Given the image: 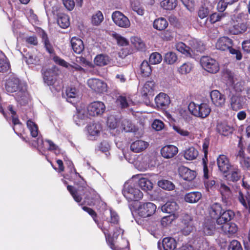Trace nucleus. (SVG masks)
Instances as JSON below:
<instances>
[{"label":"nucleus","instance_id":"obj_1","mask_svg":"<svg viewBox=\"0 0 250 250\" xmlns=\"http://www.w3.org/2000/svg\"><path fill=\"white\" fill-rule=\"evenodd\" d=\"M105 110L104 104L100 101L90 103L87 107V110L80 107L77 108V112L73 116V120L79 126L84 124L85 120L88 116L97 117L102 115Z\"/></svg>","mask_w":250,"mask_h":250},{"label":"nucleus","instance_id":"obj_2","mask_svg":"<svg viewBox=\"0 0 250 250\" xmlns=\"http://www.w3.org/2000/svg\"><path fill=\"white\" fill-rule=\"evenodd\" d=\"M42 40L44 43V46L47 52L51 55L53 60L54 62L61 66L64 67L71 71H83V67L77 63H73V64H70L65 61L64 60L60 58L54 54V49L52 44L50 43L46 34L45 33H43L42 34Z\"/></svg>","mask_w":250,"mask_h":250},{"label":"nucleus","instance_id":"obj_3","mask_svg":"<svg viewBox=\"0 0 250 250\" xmlns=\"http://www.w3.org/2000/svg\"><path fill=\"white\" fill-rule=\"evenodd\" d=\"M243 89L240 84L236 83L234 86L235 92H231L232 95L230 97V104L233 110H238L243 107L246 99L239 93Z\"/></svg>","mask_w":250,"mask_h":250},{"label":"nucleus","instance_id":"obj_4","mask_svg":"<svg viewBox=\"0 0 250 250\" xmlns=\"http://www.w3.org/2000/svg\"><path fill=\"white\" fill-rule=\"evenodd\" d=\"M188 109L192 115L201 118L207 117L211 111L210 107L206 103L197 104L194 102H191L188 105Z\"/></svg>","mask_w":250,"mask_h":250},{"label":"nucleus","instance_id":"obj_5","mask_svg":"<svg viewBox=\"0 0 250 250\" xmlns=\"http://www.w3.org/2000/svg\"><path fill=\"white\" fill-rule=\"evenodd\" d=\"M123 193L129 201H138L143 197V193L138 188H135L133 184L125 183L124 185Z\"/></svg>","mask_w":250,"mask_h":250},{"label":"nucleus","instance_id":"obj_6","mask_svg":"<svg viewBox=\"0 0 250 250\" xmlns=\"http://www.w3.org/2000/svg\"><path fill=\"white\" fill-rule=\"evenodd\" d=\"M110 129H115L119 128L125 132L132 131L133 129V125L131 122L127 119H123L122 120L120 124V116H115L112 115L110 116Z\"/></svg>","mask_w":250,"mask_h":250},{"label":"nucleus","instance_id":"obj_7","mask_svg":"<svg viewBox=\"0 0 250 250\" xmlns=\"http://www.w3.org/2000/svg\"><path fill=\"white\" fill-rule=\"evenodd\" d=\"M200 63L204 69L210 73H216L219 70V65L216 61L208 56H203Z\"/></svg>","mask_w":250,"mask_h":250},{"label":"nucleus","instance_id":"obj_8","mask_svg":"<svg viewBox=\"0 0 250 250\" xmlns=\"http://www.w3.org/2000/svg\"><path fill=\"white\" fill-rule=\"evenodd\" d=\"M156 206L151 202H141L137 211L139 216L146 218L153 215L156 211Z\"/></svg>","mask_w":250,"mask_h":250},{"label":"nucleus","instance_id":"obj_9","mask_svg":"<svg viewBox=\"0 0 250 250\" xmlns=\"http://www.w3.org/2000/svg\"><path fill=\"white\" fill-rule=\"evenodd\" d=\"M87 84L91 90L97 93H104L107 88V84L104 81L97 78L88 79Z\"/></svg>","mask_w":250,"mask_h":250},{"label":"nucleus","instance_id":"obj_10","mask_svg":"<svg viewBox=\"0 0 250 250\" xmlns=\"http://www.w3.org/2000/svg\"><path fill=\"white\" fill-rule=\"evenodd\" d=\"M22 84L25 83L21 81L17 77L11 76L6 80L5 83L6 91L9 94L12 93L16 94L21 89Z\"/></svg>","mask_w":250,"mask_h":250},{"label":"nucleus","instance_id":"obj_11","mask_svg":"<svg viewBox=\"0 0 250 250\" xmlns=\"http://www.w3.org/2000/svg\"><path fill=\"white\" fill-rule=\"evenodd\" d=\"M112 19L115 24L120 27L127 28L130 26L128 18L120 11L114 12L112 14Z\"/></svg>","mask_w":250,"mask_h":250},{"label":"nucleus","instance_id":"obj_12","mask_svg":"<svg viewBox=\"0 0 250 250\" xmlns=\"http://www.w3.org/2000/svg\"><path fill=\"white\" fill-rule=\"evenodd\" d=\"M106 129H103L101 125L99 123H92L89 124L87 126V131L88 133V136L90 139H95L99 134L100 131H106L104 134L108 133L109 132L108 130V126L107 125Z\"/></svg>","mask_w":250,"mask_h":250},{"label":"nucleus","instance_id":"obj_13","mask_svg":"<svg viewBox=\"0 0 250 250\" xmlns=\"http://www.w3.org/2000/svg\"><path fill=\"white\" fill-rule=\"evenodd\" d=\"M15 99L21 105L26 104L30 100V96L27 90L26 84H22L21 89L15 94Z\"/></svg>","mask_w":250,"mask_h":250},{"label":"nucleus","instance_id":"obj_14","mask_svg":"<svg viewBox=\"0 0 250 250\" xmlns=\"http://www.w3.org/2000/svg\"><path fill=\"white\" fill-rule=\"evenodd\" d=\"M239 150L237 154V157L239 159L241 167L245 169L250 168V158L246 156L243 150L241 139H240L238 144Z\"/></svg>","mask_w":250,"mask_h":250},{"label":"nucleus","instance_id":"obj_15","mask_svg":"<svg viewBox=\"0 0 250 250\" xmlns=\"http://www.w3.org/2000/svg\"><path fill=\"white\" fill-rule=\"evenodd\" d=\"M218 168L223 173L226 174L232 166L229 162L228 158L225 155H220L217 159Z\"/></svg>","mask_w":250,"mask_h":250},{"label":"nucleus","instance_id":"obj_16","mask_svg":"<svg viewBox=\"0 0 250 250\" xmlns=\"http://www.w3.org/2000/svg\"><path fill=\"white\" fill-rule=\"evenodd\" d=\"M210 96L212 103L216 106L222 107L225 103V97L218 90H214L210 92Z\"/></svg>","mask_w":250,"mask_h":250},{"label":"nucleus","instance_id":"obj_17","mask_svg":"<svg viewBox=\"0 0 250 250\" xmlns=\"http://www.w3.org/2000/svg\"><path fill=\"white\" fill-rule=\"evenodd\" d=\"M55 67L42 70L43 78L44 82L48 85H53L55 81Z\"/></svg>","mask_w":250,"mask_h":250},{"label":"nucleus","instance_id":"obj_18","mask_svg":"<svg viewBox=\"0 0 250 250\" xmlns=\"http://www.w3.org/2000/svg\"><path fill=\"white\" fill-rule=\"evenodd\" d=\"M179 173L180 177L184 180L188 181L193 180L196 176V173L195 171L191 170L184 166H182L179 167Z\"/></svg>","mask_w":250,"mask_h":250},{"label":"nucleus","instance_id":"obj_19","mask_svg":"<svg viewBox=\"0 0 250 250\" xmlns=\"http://www.w3.org/2000/svg\"><path fill=\"white\" fill-rule=\"evenodd\" d=\"M178 148L173 145H167L164 146L161 150L162 156L167 159L173 157L178 153Z\"/></svg>","mask_w":250,"mask_h":250},{"label":"nucleus","instance_id":"obj_20","mask_svg":"<svg viewBox=\"0 0 250 250\" xmlns=\"http://www.w3.org/2000/svg\"><path fill=\"white\" fill-rule=\"evenodd\" d=\"M232 45V40L227 37H223L218 39L215 46L216 48L220 50L225 51L229 48Z\"/></svg>","mask_w":250,"mask_h":250},{"label":"nucleus","instance_id":"obj_21","mask_svg":"<svg viewBox=\"0 0 250 250\" xmlns=\"http://www.w3.org/2000/svg\"><path fill=\"white\" fill-rule=\"evenodd\" d=\"M235 216L234 212L230 209L223 210L221 214L216 220L218 225H222L227 223L233 218Z\"/></svg>","mask_w":250,"mask_h":250},{"label":"nucleus","instance_id":"obj_22","mask_svg":"<svg viewBox=\"0 0 250 250\" xmlns=\"http://www.w3.org/2000/svg\"><path fill=\"white\" fill-rule=\"evenodd\" d=\"M148 143L138 140L132 142L130 145V150L135 153H139L145 150L148 146Z\"/></svg>","mask_w":250,"mask_h":250},{"label":"nucleus","instance_id":"obj_23","mask_svg":"<svg viewBox=\"0 0 250 250\" xmlns=\"http://www.w3.org/2000/svg\"><path fill=\"white\" fill-rule=\"evenodd\" d=\"M41 57V53L36 50L27 53L25 58L28 64H37L40 62Z\"/></svg>","mask_w":250,"mask_h":250},{"label":"nucleus","instance_id":"obj_24","mask_svg":"<svg viewBox=\"0 0 250 250\" xmlns=\"http://www.w3.org/2000/svg\"><path fill=\"white\" fill-rule=\"evenodd\" d=\"M226 174L225 176L228 179L233 182L238 181L241 177L240 170L237 166L234 165L230 167Z\"/></svg>","mask_w":250,"mask_h":250},{"label":"nucleus","instance_id":"obj_25","mask_svg":"<svg viewBox=\"0 0 250 250\" xmlns=\"http://www.w3.org/2000/svg\"><path fill=\"white\" fill-rule=\"evenodd\" d=\"M176 247V241L171 237L165 238L163 240L162 247L159 246L160 250H174Z\"/></svg>","mask_w":250,"mask_h":250},{"label":"nucleus","instance_id":"obj_26","mask_svg":"<svg viewBox=\"0 0 250 250\" xmlns=\"http://www.w3.org/2000/svg\"><path fill=\"white\" fill-rule=\"evenodd\" d=\"M239 20L236 21L233 26L230 28V32L233 35H238L245 32L247 29V26L244 22H239Z\"/></svg>","mask_w":250,"mask_h":250},{"label":"nucleus","instance_id":"obj_27","mask_svg":"<svg viewBox=\"0 0 250 250\" xmlns=\"http://www.w3.org/2000/svg\"><path fill=\"white\" fill-rule=\"evenodd\" d=\"M155 103L158 107H163L170 103L169 97L166 94L161 93L155 98Z\"/></svg>","mask_w":250,"mask_h":250},{"label":"nucleus","instance_id":"obj_28","mask_svg":"<svg viewBox=\"0 0 250 250\" xmlns=\"http://www.w3.org/2000/svg\"><path fill=\"white\" fill-rule=\"evenodd\" d=\"M71 44L73 51L77 54H80L84 49V45L82 40L77 37H73Z\"/></svg>","mask_w":250,"mask_h":250},{"label":"nucleus","instance_id":"obj_29","mask_svg":"<svg viewBox=\"0 0 250 250\" xmlns=\"http://www.w3.org/2000/svg\"><path fill=\"white\" fill-rule=\"evenodd\" d=\"M223 210L221 205L219 203H215L210 206L209 212L211 218L217 220Z\"/></svg>","mask_w":250,"mask_h":250},{"label":"nucleus","instance_id":"obj_30","mask_svg":"<svg viewBox=\"0 0 250 250\" xmlns=\"http://www.w3.org/2000/svg\"><path fill=\"white\" fill-rule=\"evenodd\" d=\"M179 208V206L175 202H168L161 207V210L164 212L174 214V212Z\"/></svg>","mask_w":250,"mask_h":250},{"label":"nucleus","instance_id":"obj_31","mask_svg":"<svg viewBox=\"0 0 250 250\" xmlns=\"http://www.w3.org/2000/svg\"><path fill=\"white\" fill-rule=\"evenodd\" d=\"M202 198V194L200 192L194 191L187 193L184 197L185 200L188 203H197Z\"/></svg>","mask_w":250,"mask_h":250},{"label":"nucleus","instance_id":"obj_32","mask_svg":"<svg viewBox=\"0 0 250 250\" xmlns=\"http://www.w3.org/2000/svg\"><path fill=\"white\" fill-rule=\"evenodd\" d=\"M204 177L206 179L204 181L205 185L206 188L208 190L209 188H217L218 185H216V182L214 180H208V169L206 164L204 165Z\"/></svg>","mask_w":250,"mask_h":250},{"label":"nucleus","instance_id":"obj_33","mask_svg":"<svg viewBox=\"0 0 250 250\" xmlns=\"http://www.w3.org/2000/svg\"><path fill=\"white\" fill-rule=\"evenodd\" d=\"M85 202L90 206H96L98 209L103 210L106 208V204L104 202L101 200L99 195H95L93 201H88L85 200Z\"/></svg>","mask_w":250,"mask_h":250},{"label":"nucleus","instance_id":"obj_34","mask_svg":"<svg viewBox=\"0 0 250 250\" xmlns=\"http://www.w3.org/2000/svg\"><path fill=\"white\" fill-rule=\"evenodd\" d=\"M222 231L226 234H233L237 231V227L234 223H224L221 225Z\"/></svg>","mask_w":250,"mask_h":250},{"label":"nucleus","instance_id":"obj_35","mask_svg":"<svg viewBox=\"0 0 250 250\" xmlns=\"http://www.w3.org/2000/svg\"><path fill=\"white\" fill-rule=\"evenodd\" d=\"M57 23L62 28L68 27L70 25L68 16L63 13H59L58 15Z\"/></svg>","mask_w":250,"mask_h":250},{"label":"nucleus","instance_id":"obj_36","mask_svg":"<svg viewBox=\"0 0 250 250\" xmlns=\"http://www.w3.org/2000/svg\"><path fill=\"white\" fill-rule=\"evenodd\" d=\"M216 129L218 132L225 136L228 135L229 133L232 131V129L230 126L228 125L225 122L218 123Z\"/></svg>","mask_w":250,"mask_h":250},{"label":"nucleus","instance_id":"obj_37","mask_svg":"<svg viewBox=\"0 0 250 250\" xmlns=\"http://www.w3.org/2000/svg\"><path fill=\"white\" fill-rule=\"evenodd\" d=\"M154 83L153 81H147L144 84L142 90V94L144 96H151L152 95Z\"/></svg>","mask_w":250,"mask_h":250},{"label":"nucleus","instance_id":"obj_38","mask_svg":"<svg viewBox=\"0 0 250 250\" xmlns=\"http://www.w3.org/2000/svg\"><path fill=\"white\" fill-rule=\"evenodd\" d=\"M238 198L239 202L243 206L247 208L248 204L250 201V195L249 194L247 191L246 190L245 192H243L241 190H239L238 192Z\"/></svg>","mask_w":250,"mask_h":250},{"label":"nucleus","instance_id":"obj_39","mask_svg":"<svg viewBox=\"0 0 250 250\" xmlns=\"http://www.w3.org/2000/svg\"><path fill=\"white\" fill-rule=\"evenodd\" d=\"M26 125L32 137L34 138L37 137L39 134V129L37 125L31 120H27Z\"/></svg>","mask_w":250,"mask_h":250},{"label":"nucleus","instance_id":"obj_40","mask_svg":"<svg viewBox=\"0 0 250 250\" xmlns=\"http://www.w3.org/2000/svg\"><path fill=\"white\" fill-rule=\"evenodd\" d=\"M198 155V151L193 147H190L185 151L184 157L188 160H194Z\"/></svg>","mask_w":250,"mask_h":250},{"label":"nucleus","instance_id":"obj_41","mask_svg":"<svg viewBox=\"0 0 250 250\" xmlns=\"http://www.w3.org/2000/svg\"><path fill=\"white\" fill-rule=\"evenodd\" d=\"M66 100L72 103L75 99H78V93L75 88L69 87L66 90Z\"/></svg>","mask_w":250,"mask_h":250},{"label":"nucleus","instance_id":"obj_42","mask_svg":"<svg viewBox=\"0 0 250 250\" xmlns=\"http://www.w3.org/2000/svg\"><path fill=\"white\" fill-rule=\"evenodd\" d=\"M167 21L165 19L163 18H160L156 19L153 22L154 28L158 30H164L167 27Z\"/></svg>","mask_w":250,"mask_h":250},{"label":"nucleus","instance_id":"obj_43","mask_svg":"<svg viewBox=\"0 0 250 250\" xmlns=\"http://www.w3.org/2000/svg\"><path fill=\"white\" fill-rule=\"evenodd\" d=\"M173 128L175 132L182 137H187L190 140L194 139L193 135L187 130L179 126L174 125Z\"/></svg>","mask_w":250,"mask_h":250},{"label":"nucleus","instance_id":"obj_44","mask_svg":"<svg viewBox=\"0 0 250 250\" xmlns=\"http://www.w3.org/2000/svg\"><path fill=\"white\" fill-rule=\"evenodd\" d=\"M138 184L142 189L144 191L151 190L153 188L151 181L144 178L139 179Z\"/></svg>","mask_w":250,"mask_h":250},{"label":"nucleus","instance_id":"obj_45","mask_svg":"<svg viewBox=\"0 0 250 250\" xmlns=\"http://www.w3.org/2000/svg\"><path fill=\"white\" fill-rule=\"evenodd\" d=\"M141 74L144 77H148L151 73L152 70L150 65L146 61H144L140 66Z\"/></svg>","mask_w":250,"mask_h":250},{"label":"nucleus","instance_id":"obj_46","mask_svg":"<svg viewBox=\"0 0 250 250\" xmlns=\"http://www.w3.org/2000/svg\"><path fill=\"white\" fill-rule=\"evenodd\" d=\"M177 5V0H164L161 2V6L164 9L171 10Z\"/></svg>","mask_w":250,"mask_h":250},{"label":"nucleus","instance_id":"obj_47","mask_svg":"<svg viewBox=\"0 0 250 250\" xmlns=\"http://www.w3.org/2000/svg\"><path fill=\"white\" fill-rule=\"evenodd\" d=\"M108 57L103 54L98 55L94 59V63L98 66L105 65L108 63Z\"/></svg>","mask_w":250,"mask_h":250},{"label":"nucleus","instance_id":"obj_48","mask_svg":"<svg viewBox=\"0 0 250 250\" xmlns=\"http://www.w3.org/2000/svg\"><path fill=\"white\" fill-rule=\"evenodd\" d=\"M178 57L176 53L173 52L167 53L164 57V61L168 64H173L177 62Z\"/></svg>","mask_w":250,"mask_h":250},{"label":"nucleus","instance_id":"obj_49","mask_svg":"<svg viewBox=\"0 0 250 250\" xmlns=\"http://www.w3.org/2000/svg\"><path fill=\"white\" fill-rule=\"evenodd\" d=\"M131 42L134 47L138 50H142L145 49V43L140 38L137 37H131Z\"/></svg>","mask_w":250,"mask_h":250},{"label":"nucleus","instance_id":"obj_50","mask_svg":"<svg viewBox=\"0 0 250 250\" xmlns=\"http://www.w3.org/2000/svg\"><path fill=\"white\" fill-rule=\"evenodd\" d=\"M158 185L159 187L167 190L174 189V185L171 182L167 180H161L158 182Z\"/></svg>","mask_w":250,"mask_h":250},{"label":"nucleus","instance_id":"obj_51","mask_svg":"<svg viewBox=\"0 0 250 250\" xmlns=\"http://www.w3.org/2000/svg\"><path fill=\"white\" fill-rule=\"evenodd\" d=\"M193 66L191 63L187 62L181 65L178 69V71L181 74L189 73L192 69Z\"/></svg>","mask_w":250,"mask_h":250},{"label":"nucleus","instance_id":"obj_52","mask_svg":"<svg viewBox=\"0 0 250 250\" xmlns=\"http://www.w3.org/2000/svg\"><path fill=\"white\" fill-rule=\"evenodd\" d=\"M175 47L179 52L183 54H186V55H191L190 51L191 49L186 45V44L182 42H179L176 43Z\"/></svg>","mask_w":250,"mask_h":250},{"label":"nucleus","instance_id":"obj_53","mask_svg":"<svg viewBox=\"0 0 250 250\" xmlns=\"http://www.w3.org/2000/svg\"><path fill=\"white\" fill-rule=\"evenodd\" d=\"M215 230L214 224L211 222H207L203 227V232L207 235H211L213 234Z\"/></svg>","mask_w":250,"mask_h":250},{"label":"nucleus","instance_id":"obj_54","mask_svg":"<svg viewBox=\"0 0 250 250\" xmlns=\"http://www.w3.org/2000/svg\"><path fill=\"white\" fill-rule=\"evenodd\" d=\"M104 16L101 11H98L93 14L91 18L92 24L94 25H99L103 21Z\"/></svg>","mask_w":250,"mask_h":250},{"label":"nucleus","instance_id":"obj_55","mask_svg":"<svg viewBox=\"0 0 250 250\" xmlns=\"http://www.w3.org/2000/svg\"><path fill=\"white\" fill-rule=\"evenodd\" d=\"M112 36L115 40L117 44L121 46H125L128 43V41L120 34L114 32L112 34Z\"/></svg>","mask_w":250,"mask_h":250},{"label":"nucleus","instance_id":"obj_56","mask_svg":"<svg viewBox=\"0 0 250 250\" xmlns=\"http://www.w3.org/2000/svg\"><path fill=\"white\" fill-rule=\"evenodd\" d=\"M117 102L119 103L122 108H126L133 104V102L124 96H119L117 99Z\"/></svg>","mask_w":250,"mask_h":250},{"label":"nucleus","instance_id":"obj_57","mask_svg":"<svg viewBox=\"0 0 250 250\" xmlns=\"http://www.w3.org/2000/svg\"><path fill=\"white\" fill-rule=\"evenodd\" d=\"M162 60V56L158 52L152 53L149 57V62L153 64L159 63Z\"/></svg>","mask_w":250,"mask_h":250},{"label":"nucleus","instance_id":"obj_58","mask_svg":"<svg viewBox=\"0 0 250 250\" xmlns=\"http://www.w3.org/2000/svg\"><path fill=\"white\" fill-rule=\"evenodd\" d=\"M175 219V216L174 214L164 216L161 219V224L163 227H166L170 224Z\"/></svg>","mask_w":250,"mask_h":250},{"label":"nucleus","instance_id":"obj_59","mask_svg":"<svg viewBox=\"0 0 250 250\" xmlns=\"http://www.w3.org/2000/svg\"><path fill=\"white\" fill-rule=\"evenodd\" d=\"M9 63L6 58L0 59V72H6L9 70Z\"/></svg>","mask_w":250,"mask_h":250},{"label":"nucleus","instance_id":"obj_60","mask_svg":"<svg viewBox=\"0 0 250 250\" xmlns=\"http://www.w3.org/2000/svg\"><path fill=\"white\" fill-rule=\"evenodd\" d=\"M67 189L70 192L76 202H80L81 201L82 198L81 195L78 193L77 190H74V188L70 186H67Z\"/></svg>","mask_w":250,"mask_h":250},{"label":"nucleus","instance_id":"obj_61","mask_svg":"<svg viewBox=\"0 0 250 250\" xmlns=\"http://www.w3.org/2000/svg\"><path fill=\"white\" fill-rule=\"evenodd\" d=\"M217 188H219L220 192L223 196H229L230 194V190L229 187L224 183H221L218 185Z\"/></svg>","mask_w":250,"mask_h":250},{"label":"nucleus","instance_id":"obj_62","mask_svg":"<svg viewBox=\"0 0 250 250\" xmlns=\"http://www.w3.org/2000/svg\"><path fill=\"white\" fill-rule=\"evenodd\" d=\"M76 62L82 65L83 66L88 67L89 68H92L93 67V65L91 62L87 61L83 57H77Z\"/></svg>","mask_w":250,"mask_h":250},{"label":"nucleus","instance_id":"obj_63","mask_svg":"<svg viewBox=\"0 0 250 250\" xmlns=\"http://www.w3.org/2000/svg\"><path fill=\"white\" fill-rule=\"evenodd\" d=\"M192 224H183L181 228V232L185 235H188L193 230Z\"/></svg>","mask_w":250,"mask_h":250},{"label":"nucleus","instance_id":"obj_64","mask_svg":"<svg viewBox=\"0 0 250 250\" xmlns=\"http://www.w3.org/2000/svg\"><path fill=\"white\" fill-rule=\"evenodd\" d=\"M229 250H243L240 243L237 240L232 241L229 246Z\"/></svg>","mask_w":250,"mask_h":250}]
</instances>
